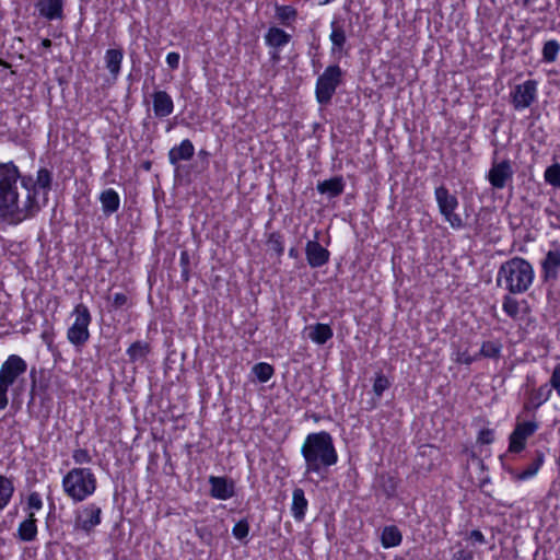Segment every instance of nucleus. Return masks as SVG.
<instances>
[{"instance_id": "1", "label": "nucleus", "mask_w": 560, "mask_h": 560, "mask_svg": "<svg viewBox=\"0 0 560 560\" xmlns=\"http://www.w3.org/2000/svg\"><path fill=\"white\" fill-rule=\"evenodd\" d=\"M52 172L40 167L36 178L21 175L13 162L0 163V223L19 224L46 206Z\"/></svg>"}, {"instance_id": "2", "label": "nucleus", "mask_w": 560, "mask_h": 560, "mask_svg": "<svg viewBox=\"0 0 560 560\" xmlns=\"http://www.w3.org/2000/svg\"><path fill=\"white\" fill-rule=\"evenodd\" d=\"M301 454L305 462V474H315L320 478L338 462L334 439L327 431L307 434L301 446Z\"/></svg>"}, {"instance_id": "3", "label": "nucleus", "mask_w": 560, "mask_h": 560, "mask_svg": "<svg viewBox=\"0 0 560 560\" xmlns=\"http://www.w3.org/2000/svg\"><path fill=\"white\" fill-rule=\"evenodd\" d=\"M535 272L532 264L522 257H513L499 267L497 287L510 294H523L528 291L534 281Z\"/></svg>"}, {"instance_id": "4", "label": "nucleus", "mask_w": 560, "mask_h": 560, "mask_svg": "<svg viewBox=\"0 0 560 560\" xmlns=\"http://www.w3.org/2000/svg\"><path fill=\"white\" fill-rule=\"evenodd\" d=\"M27 363L18 355L10 354L0 366V410L9 405L8 393L20 397L26 388Z\"/></svg>"}, {"instance_id": "5", "label": "nucleus", "mask_w": 560, "mask_h": 560, "mask_svg": "<svg viewBox=\"0 0 560 560\" xmlns=\"http://www.w3.org/2000/svg\"><path fill=\"white\" fill-rule=\"evenodd\" d=\"M65 493L73 502H82L96 490V477L90 468H72L62 478Z\"/></svg>"}, {"instance_id": "6", "label": "nucleus", "mask_w": 560, "mask_h": 560, "mask_svg": "<svg viewBox=\"0 0 560 560\" xmlns=\"http://www.w3.org/2000/svg\"><path fill=\"white\" fill-rule=\"evenodd\" d=\"M74 322L67 330V339L75 348L83 347L90 339L89 326L92 322V315L89 307L79 303L72 311Z\"/></svg>"}, {"instance_id": "7", "label": "nucleus", "mask_w": 560, "mask_h": 560, "mask_svg": "<svg viewBox=\"0 0 560 560\" xmlns=\"http://www.w3.org/2000/svg\"><path fill=\"white\" fill-rule=\"evenodd\" d=\"M434 196L439 211L444 217L445 221L455 230L462 229L464 226V221L459 214L455 213V210L458 207L457 197L452 195L444 185L435 188Z\"/></svg>"}, {"instance_id": "8", "label": "nucleus", "mask_w": 560, "mask_h": 560, "mask_svg": "<svg viewBox=\"0 0 560 560\" xmlns=\"http://www.w3.org/2000/svg\"><path fill=\"white\" fill-rule=\"evenodd\" d=\"M538 97V83L535 80H526L516 84L510 92V100L516 112L529 108Z\"/></svg>"}, {"instance_id": "9", "label": "nucleus", "mask_w": 560, "mask_h": 560, "mask_svg": "<svg viewBox=\"0 0 560 560\" xmlns=\"http://www.w3.org/2000/svg\"><path fill=\"white\" fill-rule=\"evenodd\" d=\"M341 70L338 66H329L316 82V98L320 104L328 103L340 82Z\"/></svg>"}, {"instance_id": "10", "label": "nucleus", "mask_w": 560, "mask_h": 560, "mask_svg": "<svg viewBox=\"0 0 560 560\" xmlns=\"http://www.w3.org/2000/svg\"><path fill=\"white\" fill-rule=\"evenodd\" d=\"M539 425L536 421H522L517 422L514 430L509 436L510 453H521L526 447V441L532 436Z\"/></svg>"}, {"instance_id": "11", "label": "nucleus", "mask_w": 560, "mask_h": 560, "mask_svg": "<svg viewBox=\"0 0 560 560\" xmlns=\"http://www.w3.org/2000/svg\"><path fill=\"white\" fill-rule=\"evenodd\" d=\"M499 153V149L494 150L493 162L488 174V179L494 188L502 189L505 187L506 182L512 178L513 170L510 160L503 159L501 162L498 161Z\"/></svg>"}, {"instance_id": "12", "label": "nucleus", "mask_w": 560, "mask_h": 560, "mask_svg": "<svg viewBox=\"0 0 560 560\" xmlns=\"http://www.w3.org/2000/svg\"><path fill=\"white\" fill-rule=\"evenodd\" d=\"M549 249L541 260V277L545 282L556 281L559 277L560 268V245L557 242L551 243Z\"/></svg>"}, {"instance_id": "13", "label": "nucleus", "mask_w": 560, "mask_h": 560, "mask_svg": "<svg viewBox=\"0 0 560 560\" xmlns=\"http://www.w3.org/2000/svg\"><path fill=\"white\" fill-rule=\"evenodd\" d=\"M102 509L94 503L83 508L75 518V528L85 533L92 532L101 523Z\"/></svg>"}, {"instance_id": "14", "label": "nucleus", "mask_w": 560, "mask_h": 560, "mask_svg": "<svg viewBox=\"0 0 560 560\" xmlns=\"http://www.w3.org/2000/svg\"><path fill=\"white\" fill-rule=\"evenodd\" d=\"M305 256L311 268H320L329 261L330 253L317 240H312L306 243Z\"/></svg>"}, {"instance_id": "15", "label": "nucleus", "mask_w": 560, "mask_h": 560, "mask_svg": "<svg viewBox=\"0 0 560 560\" xmlns=\"http://www.w3.org/2000/svg\"><path fill=\"white\" fill-rule=\"evenodd\" d=\"M210 495L217 500H229L235 495L234 481L226 477L210 476Z\"/></svg>"}, {"instance_id": "16", "label": "nucleus", "mask_w": 560, "mask_h": 560, "mask_svg": "<svg viewBox=\"0 0 560 560\" xmlns=\"http://www.w3.org/2000/svg\"><path fill=\"white\" fill-rule=\"evenodd\" d=\"M345 179L342 176H334L329 179L318 182L316 189L320 195H325L327 198L332 199L339 197L345 190Z\"/></svg>"}, {"instance_id": "17", "label": "nucleus", "mask_w": 560, "mask_h": 560, "mask_svg": "<svg viewBox=\"0 0 560 560\" xmlns=\"http://www.w3.org/2000/svg\"><path fill=\"white\" fill-rule=\"evenodd\" d=\"M36 9L40 16L49 21L59 20L63 14V0H38Z\"/></svg>"}, {"instance_id": "18", "label": "nucleus", "mask_w": 560, "mask_h": 560, "mask_svg": "<svg viewBox=\"0 0 560 560\" xmlns=\"http://www.w3.org/2000/svg\"><path fill=\"white\" fill-rule=\"evenodd\" d=\"M545 460V455L540 451H536L535 457L532 460V463L522 471H517L515 469H509V474L511 475L512 479L515 481H524L532 477H534L540 467L542 466Z\"/></svg>"}, {"instance_id": "19", "label": "nucleus", "mask_w": 560, "mask_h": 560, "mask_svg": "<svg viewBox=\"0 0 560 560\" xmlns=\"http://www.w3.org/2000/svg\"><path fill=\"white\" fill-rule=\"evenodd\" d=\"M153 112L156 117L170 116L174 110V103L165 91H156L152 95Z\"/></svg>"}, {"instance_id": "20", "label": "nucleus", "mask_w": 560, "mask_h": 560, "mask_svg": "<svg viewBox=\"0 0 560 560\" xmlns=\"http://www.w3.org/2000/svg\"><path fill=\"white\" fill-rule=\"evenodd\" d=\"M37 520L35 518L34 512H30L27 517L20 523L16 532V537L21 541L31 542L36 539L37 536Z\"/></svg>"}, {"instance_id": "21", "label": "nucleus", "mask_w": 560, "mask_h": 560, "mask_svg": "<svg viewBox=\"0 0 560 560\" xmlns=\"http://www.w3.org/2000/svg\"><path fill=\"white\" fill-rule=\"evenodd\" d=\"M308 501L302 488H295L292 493L291 512L295 521L302 522L305 517Z\"/></svg>"}, {"instance_id": "22", "label": "nucleus", "mask_w": 560, "mask_h": 560, "mask_svg": "<svg viewBox=\"0 0 560 560\" xmlns=\"http://www.w3.org/2000/svg\"><path fill=\"white\" fill-rule=\"evenodd\" d=\"M330 35L329 39L331 42V52L334 55H340L343 51L345 44L347 42V35L343 26L337 21H332L330 23Z\"/></svg>"}, {"instance_id": "23", "label": "nucleus", "mask_w": 560, "mask_h": 560, "mask_svg": "<svg viewBox=\"0 0 560 560\" xmlns=\"http://www.w3.org/2000/svg\"><path fill=\"white\" fill-rule=\"evenodd\" d=\"M100 201L102 205V211L107 217L115 213L120 206L119 195L113 188L103 190L100 195Z\"/></svg>"}, {"instance_id": "24", "label": "nucleus", "mask_w": 560, "mask_h": 560, "mask_svg": "<svg viewBox=\"0 0 560 560\" xmlns=\"http://www.w3.org/2000/svg\"><path fill=\"white\" fill-rule=\"evenodd\" d=\"M290 39V34L276 26L270 27L265 35V42L267 46L273 49H281L289 44Z\"/></svg>"}, {"instance_id": "25", "label": "nucleus", "mask_w": 560, "mask_h": 560, "mask_svg": "<svg viewBox=\"0 0 560 560\" xmlns=\"http://www.w3.org/2000/svg\"><path fill=\"white\" fill-rule=\"evenodd\" d=\"M306 329L308 330V338L317 345L326 343L334 336V331L328 324L317 323Z\"/></svg>"}, {"instance_id": "26", "label": "nucleus", "mask_w": 560, "mask_h": 560, "mask_svg": "<svg viewBox=\"0 0 560 560\" xmlns=\"http://www.w3.org/2000/svg\"><path fill=\"white\" fill-rule=\"evenodd\" d=\"M195 149L192 142H180L170 150L168 158L173 165H177L180 161H187L194 155Z\"/></svg>"}, {"instance_id": "27", "label": "nucleus", "mask_w": 560, "mask_h": 560, "mask_svg": "<svg viewBox=\"0 0 560 560\" xmlns=\"http://www.w3.org/2000/svg\"><path fill=\"white\" fill-rule=\"evenodd\" d=\"M124 54L120 49H108L105 52V65L114 78L120 73Z\"/></svg>"}, {"instance_id": "28", "label": "nucleus", "mask_w": 560, "mask_h": 560, "mask_svg": "<svg viewBox=\"0 0 560 560\" xmlns=\"http://www.w3.org/2000/svg\"><path fill=\"white\" fill-rule=\"evenodd\" d=\"M402 540V535L398 527L392 525L384 527L381 536V542L384 548H392L399 546Z\"/></svg>"}, {"instance_id": "29", "label": "nucleus", "mask_w": 560, "mask_h": 560, "mask_svg": "<svg viewBox=\"0 0 560 560\" xmlns=\"http://www.w3.org/2000/svg\"><path fill=\"white\" fill-rule=\"evenodd\" d=\"M377 485L386 498H394L396 495L398 481L390 474H381L377 476Z\"/></svg>"}, {"instance_id": "30", "label": "nucleus", "mask_w": 560, "mask_h": 560, "mask_svg": "<svg viewBox=\"0 0 560 560\" xmlns=\"http://www.w3.org/2000/svg\"><path fill=\"white\" fill-rule=\"evenodd\" d=\"M149 352L150 345L142 340L132 342L127 349V355L130 362H138L144 360Z\"/></svg>"}, {"instance_id": "31", "label": "nucleus", "mask_w": 560, "mask_h": 560, "mask_svg": "<svg viewBox=\"0 0 560 560\" xmlns=\"http://www.w3.org/2000/svg\"><path fill=\"white\" fill-rule=\"evenodd\" d=\"M552 387L549 383H545L539 386L537 389H534L530 393L529 402L533 405L535 409L539 408L546 401H548L552 394Z\"/></svg>"}, {"instance_id": "32", "label": "nucleus", "mask_w": 560, "mask_h": 560, "mask_svg": "<svg viewBox=\"0 0 560 560\" xmlns=\"http://www.w3.org/2000/svg\"><path fill=\"white\" fill-rule=\"evenodd\" d=\"M14 493V485L11 479L0 475V511L11 501Z\"/></svg>"}, {"instance_id": "33", "label": "nucleus", "mask_w": 560, "mask_h": 560, "mask_svg": "<svg viewBox=\"0 0 560 560\" xmlns=\"http://www.w3.org/2000/svg\"><path fill=\"white\" fill-rule=\"evenodd\" d=\"M502 343L498 340L483 341L480 348V355L489 359H498L501 354Z\"/></svg>"}, {"instance_id": "34", "label": "nucleus", "mask_w": 560, "mask_h": 560, "mask_svg": "<svg viewBox=\"0 0 560 560\" xmlns=\"http://www.w3.org/2000/svg\"><path fill=\"white\" fill-rule=\"evenodd\" d=\"M513 294H506L503 296V301H502V310L504 311V313L513 318V319H516L518 318V315H520V302L514 299L512 296Z\"/></svg>"}, {"instance_id": "35", "label": "nucleus", "mask_w": 560, "mask_h": 560, "mask_svg": "<svg viewBox=\"0 0 560 560\" xmlns=\"http://www.w3.org/2000/svg\"><path fill=\"white\" fill-rule=\"evenodd\" d=\"M252 371L261 383L268 382L275 373L272 365L266 362L256 363Z\"/></svg>"}, {"instance_id": "36", "label": "nucleus", "mask_w": 560, "mask_h": 560, "mask_svg": "<svg viewBox=\"0 0 560 560\" xmlns=\"http://www.w3.org/2000/svg\"><path fill=\"white\" fill-rule=\"evenodd\" d=\"M560 50V45L557 40H548L542 48V58L546 62H553Z\"/></svg>"}, {"instance_id": "37", "label": "nucleus", "mask_w": 560, "mask_h": 560, "mask_svg": "<svg viewBox=\"0 0 560 560\" xmlns=\"http://www.w3.org/2000/svg\"><path fill=\"white\" fill-rule=\"evenodd\" d=\"M545 180L549 185L560 188V164H553L546 168Z\"/></svg>"}, {"instance_id": "38", "label": "nucleus", "mask_w": 560, "mask_h": 560, "mask_svg": "<svg viewBox=\"0 0 560 560\" xmlns=\"http://www.w3.org/2000/svg\"><path fill=\"white\" fill-rule=\"evenodd\" d=\"M267 245L278 256H281L284 252L283 238L280 233H277V232L271 233L268 237Z\"/></svg>"}, {"instance_id": "39", "label": "nucleus", "mask_w": 560, "mask_h": 560, "mask_svg": "<svg viewBox=\"0 0 560 560\" xmlns=\"http://www.w3.org/2000/svg\"><path fill=\"white\" fill-rule=\"evenodd\" d=\"M389 386H390V383H389L388 378L384 374L378 373L373 383V393L376 396V398L380 399L383 396V393Z\"/></svg>"}, {"instance_id": "40", "label": "nucleus", "mask_w": 560, "mask_h": 560, "mask_svg": "<svg viewBox=\"0 0 560 560\" xmlns=\"http://www.w3.org/2000/svg\"><path fill=\"white\" fill-rule=\"evenodd\" d=\"M248 533L249 525L246 520L238 521L232 529L233 536L238 540H243L244 538H246L248 536Z\"/></svg>"}, {"instance_id": "41", "label": "nucleus", "mask_w": 560, "mask_h": 560, "mask_svg": "<svg viewBox=\"0 0 560 560\" xmlns=\"http://www.w3.org/2000/svg\"><path fill=\"white\" fill-rule=\"evenodd\" d=\"M72 458L75 464H89L92 462V457L88 450L85 448H77L72 453Z\"/></svg>"}, {"instance_id": "42", "label": "nucleus", "mask_w": 560, "mask_h": 560, "mask_svg": "<svg viewBox=\"0 0 560 560\" xmlns=\"http://www.w3.org/2000/svg\"><path fill=\"white\" fill-rule=\"evenodd\" d=\"M35 375H36V370H35V368H33L30 372V376L32 380L31 390H30V396H31L30 404L34 401L35 395H37L39 392L44 390L43 385H37Z\"/></svg>"}, {"instance_id": "43", "label": "nucleus", "mask_w": 560, "mask_h": 560, "mask_svg": "<svg viewBox=\"0 0 560 560\" xmlns=\"http://www.w3.org/2000/svg\"><path fill=\"white\" fill-rule=\"evenodd\" d=\"M27 508L33 511H38L43 508V500L38 492L30 493L27 498Z\"/></svg>"}, {"instance_id": "44", "label": "nucleus", "mask_w": 560, "mask_h": 560, "mask_svg": "<svg viewBox=\"0 0 560 560\" xmlns=\"http://www.w3.org/2000/svg\"><path fill=\"white\" fill-rule=\"evenodd\" d=\"M549 384L552 389L556 390L557 395H560V362L553 368Z\"/></svg>"}, {"instance_id": "45", "label": "nucleus", "mask_w": 560, "mask_h": 560, "mask_svg": "<svg viewBox=\"0 0 560 560\" xmlns=\"http://www.w3.org/2000/svg\"><path fill=\"white\" fill-rule=\"evenodd\" d=\"M494 441V431L492 429H482L479 431L477 442L480 444H491Z\"/></svg>"}, {"instance_id": "46", "label": "nucleus", "mask_w": 560, "mask_h": 560, "mask_svg": "<svg viewBox=\"0 0 560 560\" xmlns=\"http://www.w3.org/2000/svg\"><path fill=\"white\" fill-rule=\"evenodd\" d=\"M127 302H128V296L122 292H118L113 295L112 306L116 310L121 308L122 306H125L127 304Z\"/></svg>"}, {"instance_id": "47", "label": "nucleus", "mask_w": 560, "mask_h": 560, "mask_svg": "<svg viewBox=\"0 0 560 560\" xmlns=\"http://www.w3.org/2000/svg\"><path fill=\"white\" fill-rule=\"evenodd\" d=\"M295 10L291 7H280L277 10L280 20H290L295 16Z\"/></svg>"}, {"instance_id": "48", "label": "nucleus", "mask_w": 560, "mask_h": 560, "mask_svg": "<svg viewBox=\"0 0 560 560\" xmlns=\"http://www.w3.org/2000/svg\"><path fill=\"white\" fill-rule=\"evenodd\" d=\"M451 560H474V553L470 550L459 549L453 553Z\"/></svg>"}, {"instance_id": "49", "label": "nucleus", "mask_w": 560, "mask_h": 560, "mask_svg": "<svg viewBox=\"0 0 560 560\" xmlns=\"http://www.w3.org/2000/svg\"><path fill=\"white\" fill-rule=\"evenodd\" d=\"M180 56L178 52L172 51L166 55V63L171 69H177L179 66Z\"/></svg>"}, {"instance_id": "50", "label": "nucleus", "mask_w": 560, "mask_h": 560, "mask_svg": "<svg viewBox=\"0 0 560 560\" xmlns=\"http://www.w3.org/2000/svg\"><path fill=\"white\" fill-rule=\"evenodd\" d=\"M468 539L475 541V542H478L480 545H483L486 544V538L483 536V534L479 530V529H474L469 533L468 535Z\"/></svg>"}, {"instance_id": "51", "label": "nucleus", "mask_w": 560, "mask_h": 560, "mask_svg": "<svg viewBox=\"0 0 560 560\" xmlns=\"http://www.w3.org/2000/svg\"><path fill=\"white\" fill-rule=\"evenodd\" d=\"M289 256L291 258H298L299 257V250L295 247H291L289 249Z\"/></svg>"}, {"instance_id": "52", "label": "nucleus", "mask_w": 560, "mask_h": 560, "mask_svg": "<svg viewBox=\"0 0 560 560\" xmlns=\"http://www.w3.org/2000/svg\"><path fill=\"white\" fill-rule=\"evenodd\" d=\"M188 259H189L188 258V254L186 252H183L180 254V262H182V265H187L188 264Z\"/></svg>"}, {"instance_id": "53", "label": "nucleus", "mask_w": 560, "mask_h": 560, "mask_svg": "<svg viewBox=\"0 0 560 560\" xmlns=\"http://www.w3.org/2000/svg\"><path fill=\"white\" fill-rule=\"evenodd\" d=\"M40 45L43 48H49L51 46V40L48 38H45L42 40Z\"/></svg>"}, {"instance_id": "54", "label": "nucleus", "mask_w": 560, "mask_h": 560, "mask_svg": "<svg viewBox=\"0 0 560 560\" xmlns=\"http://www.w3.org/2000/svg\"><path fill=\"white\" fill-rule=\"evenodd\" d=\"M143 168L149 171L151 168V162L147 161L143 163Z\"/></svg>"}, {"instance_id": "55", "label": "nucleus", "mask_w": 560, "mask_h": 560, "mask_svg": "<svg viewBox=\"0 0 560 560\" xmlns=\"http://www.w3.org/2000/svg\"><path fill=\"white\" fill-rule=\"evenodd\" d=\"M272 59H275V60L279 59V52L278 51L272 52Z\"/></svg>"}, {"instance_id": "56", "label": "nucleus", "mask_w": 560, "mask_h": 560, "mask_svg": "<svg viewBox=\"0 0 560 560\" xmlns=\"http://www.w3.org/2000/svg\"><path fill=\"white\" fill-rule=\"evenodd\" d=\"M183 276L185 277V279H186V280L188 279V278H187V270H186L185 268H184V270H183Z\"/></svg>"}, {"instance_id": "57", "label": "nucleus", "mask_w": 560, "mask_h": 560, "mask_svg": "<svg viewBox=\"0 0 560 560\" xmlns=\"http://www.w3.org/2000/svg\"><path fill=\"white\" fill-rule=\"evenodd\" d=\"M199 154H200V155H206V154H207V152H206V151H203V150H200Z\"/></svg>"}, {"instance_id": "58", "label": "nucleus", "mask_w": 560, "mask_h": 560, "mask_svg": "<svg viewBox=\"0 0 560 560\" xmlns=\"http://www.w3.org/2000/svg\"><path fill=\"white\" fill-rule=\"evenodd\" d=\"M466 364H469L471 361L469 360V358H466Z\"/></svg>"}, {"instance_id": "59", "label": "nucleus", "mask_w": 560, "mask_h": 560, "mask_svg": "<svg viewBox=\"0 0 560 560\" xmlns=\"http://www.w3.org/2000/svg\"><path fill=\"white\" fill-rule=\"evenodd\" d=\"M466 364H469L471 361L469 360V358H466Z\"/></svg>"}, {"instance_id": "60", "label": "nucleus", "mask_w": 560, "mask_h": 560, "mask_svg": "<svg viewBox=\"0 0 560 560\" xmlns=\"http://www.w3.org/2000/svg\"><path fill=\"white\" fill-rule=\"evenodd\" d=\"M560 397V395H558Z\"/></svg>"}]
</instances>
